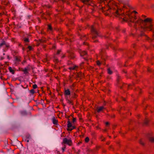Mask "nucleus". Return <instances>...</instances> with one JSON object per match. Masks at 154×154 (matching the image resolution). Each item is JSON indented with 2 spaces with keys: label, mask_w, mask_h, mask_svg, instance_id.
<instances>
[{
  "label": "nucleus",
  "mask_w": 154,
  "mask_h": 154,
  "mask_svg": "<svg viewBox=\"0 0 154 154\" xmlns=\"http://www.w3.org/2000/svg\"><path fill=\"white\" fill-rule=\"evenodd\" d=\"M143 16L144 17H145V16H144V15H143Z\"/></svg>",
  "instance_id": "59"
},
{
  "label": "nucleus",
  "mask_w": 154,
  "mask_h": 154,
  "mask_svg": "<svg viewBox=\"0 0 154 154\" xmlns=\"http://www.w3.org/2000/svg\"><path fill=\"white\" fill-rule=\"evenodd\" d=\"M64 57H65L64 55H63V56H62V58H63Z\"/></svg>",
  "instance_id": "48"
},
{
  "label": "nucleus",
  "mask_w": 154,
  "mask_h": 154,
  "mask_svg": "<svg viewBox=\"0 0 154 154\" xmlns=\"http://www.w3.org/2000/svg\"><path fill=\"white\" fill-rule=\"evenodd\" d=\"M65 148L66 147H63L62 148V151H63V152L64 151Z\"/></svg>",
  "instance_id": "39"
},
{
  "label": "nucleus",
  "mask_w": 154,
  "mask_h": 154,
  "mask_svg": "<svg viewBox=\"0 0 154 154\" xmlns=\"http://www.w3.org/2000/svg\"><path fill=\"white\" fill-rule=\"evenodd\" d=\"M105 108L103 106H100L99 108H98L97 109V112H99L100 111H102L103 109H105Z\"/></svg>",
  "instance_id": "9"
},
{
  "label": "nucleus",
  "mask_w": 154,
  "mask_h": 154,
  "mask_svg": "<svg viewBox=\"0 0 154 154\" xmlns=\"http://www.w3.org/2000/svg\"><path fill=\"white\" fill-rule=\"evenodd\" d=\"M63 143L65 144H66L69 146L71 145L72 142L71 140H68L66 138H64L63 139Z\"/></svg>",
  "instance_id": "4"
},
{
  "label": "nucleus",
  "mask_w": 154,
  "mask_h": 154,
  "mask_svg": "<svg viewBox=\"0 0 154 154\" xmlns=\"http://www.w3.org/2000/svg\"><path fill=\"white\" fill-rule=\"evenodd\" d=\"M68 122L67 127L68 128L67 129V130L68 131H71L75 128V127L72 125V124L69 121H68Z\"/></svg>",
  "instance_id": "5"
},
{
  "label": "nucleus",
  "mask_w": 154,
  "mask_h": 154,
  "mask_svg": "<svg viewBox=\"0 0 154 154\" xmlns=\"http://www.w3.org/2000/svg\"><path fill=\"white\" fill-rule=\"evenodd\" d=\"M85 60H87L86 58L85 57H84L83 58Z\"/></svg>",
  "instance_id": "47"
},
{
  "label": "nucleus",
  "mask_w": 154,
  "mask_h": 154,
  "mask_svg": "<svg viewBox=\"0 0 154 154\" xmlns=\"http://www.w3.org/2000/svg\"><path fill=\"white\" fill-rule=\"evenodd\" d=\"M124 72H125V73H126V72L125 71H124Z\"/></svg>",
  "instance_id": "61"
},
{
  "label": "nucleus",
  "mask_w": 154,
  "mask_h": 154,
  "mask_svg": "<svg viewBox=\"0 0 154 154\" xmlns=\"http://www.w3.org/2000/svg\"><path fill=\"white\" fill-rule=\"evenodd\" d=\"M5 45L6 47L7 48H8L9 46V45L6 44V43H5Z\"/></svg>",
  "instance_id": "35"
},
{
  "label": "nucleus",
  "mask_w": 154,
  "mask_h": 154,
  "mask_svg": "<svg viewBox=\"0 0 154 154\" xmlns=\"http://www.w3.org/2000/svg\"><path fill=\"white\" fill-rule=\"evenodd\" d=\"M106 91H107L108 92H109V90L108 89Z\"/></svg>",
  "instance_id": "46"
},
{
  "label": "nucleus",
  "mask_w": 154,
  "mask_h": 154,
  "mask_svg": "<svg viewBox=\"0 0 154 154\" xmlns=\"http://www.w3.org/2000/svg\"><path fill=\"white\" fill-rule=\"evenodd\" d=\"M76 119L75 118H73L72 120V122H75Z\"/></svg>",
  "instance_id": "38"
},
{
  "label": "nucleus",
  "mask_w": 154,
  "mask_h": 154,
  "mask_svg": "<svg viewBox=\"0 0 154 154\" xmlns=\"http://www.w3.org/2000/svg\"><path fill=\"white\" fill-rule=\"evenodd\" d=\"M52 122L53 123L54 125H56L57 124V120H56L54 117L52 119Z\"/></svg>",
  "instance_id": "12"
},
{
  "label": "nucleus",
  "mask_w": 154,
  "mask_h": 154,
  "mask_svg": "<svg viewBox=\"0 0 154 154\" xmlns=\"http://www.w3.org/2000/svg\"><path fill=\"white\" fill-rule=\"evenodd\" d=\"M89 141V138L87 137H86L85 139V141L86 142H88Z\"/></svg>",
  "instance_id": "27"
},
{
  "label": "nucleus",
  "mask_w": 154,
  "mask_h": 154,
  "mask_svg": "<svg viewBox=\"0 0 154 154\" xmlns=\"http://www.w3.org/2000/svg\"><path fill=\"white\" fill-rule=\"evenodd\" d=\"M130 85H124V87L127 88H128Z\"/></svg>",
  "instance_id": "32"
},
{
  "label": "nucleus",
  "mask_w": 154,
  "mask_h": 154,
  "mask_svg": "<svg viewBox=\"0 0 154 154\" xmlns=\"http://www.w3.org/2000/svg\"><path fill=\"white\" fill-rule=\"evenodd\" d=\"M153 7H154V5H153L152 6Z\"/></svg>",
  "instance_id": "57"
},
{
  "label": "nucleus",
  "mask_w": 154,
  "mask_h": 154,
  "mask_svg": "<svg viewBox=\"0 0 154 154\" xmlns=\"http://www.w3.org/2000/svg\"><path fill=\"white\" fill-rule=\"evenodd\" d=\"M82 2L84 4H86L88 6H92V3L91 0H81Z\"/></svg>",
  "instance_id": "6"
},
{
  "label": "nucleus",
  "mask_w": 154,
  "mask_h": 154,
  "mask_svg": "<svg viewBox=\"0 0 154 154\" xmlns=\"http://www.w3.org/2000/svg\"><path fill=\"white\" fill-rule=\"evenodd\" d=\"M15 60L17 62H19L20 61V59L17 57H15Z\"/></svg>",
  "instance_id": "25"
},
{
  "label": "nucleus",
  "mask_w": 154,
  "mask_h": 154,
  "mask_svg": "<svg viewBox=\"0 0 154 154\" xmlns=\"http://www.w3.org/2000/svg\"><path fill=\"white\" fill-rule=\"evenodd\" d=\"M60 50H58V51L57 52V54H59L60 53Z\"/></svg>",
  "instance_id": "41"
},
{
  "label": "nucleus",
  "mask_w": 154,
  "mask_h": 154,
  "mask_svg": "<svg viewBox=\"0 0 154 154\" xmlns=\"http://www.w3.org/2000/svg\"><path fill=\"white\" fill-rule=\"evenodd\" d=\"M5 45V42L4 41H2L1 43H0V48L4 45Z\"/></svg>",
  "instance_id": "15"
},
{
  "label": "nucleus",
  "mask_w": 154,
  "mask_h": 154,
  "mask_svg": "<svg viewBox=\"0 0 154 154\" xmlns=\"http://www.w3.org/2000/svg\"><path fill=\"white\" fill-rule=\"evenodd\" d=\"M64 94L65 95H68L70 94V92L69 89H65Z\"/></svg>",
  "instance_id": "8"
},
{
  "label": "nucleus",
  "mask_w": 154,
  "mask_h": 154,
  "mask_svg": "<svg viewBox=\"0 0 154 154\" xmlns=\"http://www.w3.org/2000/svg\"><path fill=\"white\" fill-rule=\"evenodd\" d=\"M54 62H59V60H58L56 56H54Z\"/></svg>",
  "instance_id": "21"
},
{
  "label": "nucleus",
  "mask_w": 154,
  "mask_h": 154,
  "mask_svg": "<svg viewBox=\"0 0 154 154\" xmlns=\"http://www.w3.org/2000/svg\"><path fill=\"white\" fill-rule=\"evenodd\" d=\"M20 113L23 116H26L27 114V113L26 110L21 111Z\"/></svg>",
  "instance_id": "10"
},
{
  "label": "nucleus",
  "mask_w": 154,
  "mask_h": 154,
  "mask_svg": "<svg viewBox=\"0 0 154 154\" xmlns=\"http://www.w3.org/2000/svg\"><path fill=\"white\" fill-rule=\"evenodd\" d=\"M76 67V66H73L69 68V69L71 70H74L75 69Z\"/></svg>",
  "instance_id": "23"
},
{
  "label": "nucleus",
  "mask_w": 154,
  "mask_h": 154,
  "mask_svg": "<svg viewBox=\"0 0 154 154\" xmlns=\"http://www.w3.org/2000/svg\"><path fill=\"white\" fill-rule=\"evenodd\" d=\"M8 59H10V58H9V56H8Z\"/></svg>",
  "instance_id": "49"
},
{
  "label": "nucleus",
  "mask_w": 154,
  "mask_h": 154,
  "mask_svg": "<svg viewBox=\"0 0 154 154\" xmlns=\"http://www.w3.org/2000/svg\"><path fill=\"white\" fill-rule=\"evenodd\" d=\"M88 38V37L86 35H83L81 37V39L83 40H85V39H86Z\"/></svg>",
  "instance_id": "18"
},
{
  "label": "nucleus",
  "mask_w": 154,
  "mask_h": 154,
  "mask_svg": "<svg viewBox=\"0 0 154 154\" xmlns=\"http://www.w3.org/2000/svg\"><path fill=\"white\" fill-rule=\"evenodd\" d=\"M28 69L27 68H25L23 70V71L24 72V73L26 74V75H27V74L28 73Z\"/></svg>",
  "instance_id": "17"
},
{
  "label": "nucleus",
  "mask_w": 154,
  "mask_h": 154,
  "mask_svg": "<svg viewBox=\"0 0 154 154\" xmlns=\"http://www.w3.org/2000/svg\"><path fill=\"white\" fill-rule=\"evenodd\" d=\"M144 36L145 38H146L148 40L150 38L148 37H147V36H146L144 33L143 32H141V34H140V36Z\"/></svg>",
  "instance_id": "13"
},
{
  "label": "nucleus",
  "mask_w": 154,
  "mask_h": 154,
  "mask_svg": "<svg viewBox=\"0 0 154 154\" xmlns=\"http://www.w3.org/2000/svg\"><path fill=\"white\" fill-rule=\"evenodd\" d=\"M28 48L29 50H31L32 49V47L30 46H29Z\"/></svg>",
  "instance_id": "33"
},
{
  "label": "nucleus",
  "mask_w": 154,
  "mask_h": 154,
  "mask_svg": "<svg viewBox=\"0 0 154 154\" xmlns=\"http://www.w3.org/2000/svg\"><path fill=\"white\" fill-rule=\"evenodd\" d=\"M40 42H45V40L41 39V40H40Z\"/></svg>",
  "instance_id": "40"
},
{
  "label": "nucleus",
  "mask_w": 154,
  "mask_h": 154,
  "mask_svg": "<svg viewBox=\"0 0 154 154\" xmlns=\"http://www.w3.org/2000/svg\"><path fill=\"white\" fill-rule=\"evenodd\" d=\"M80 54L81 57H83L84 55H86L87 54V53L85 51H82L80 52Z\"/></svg>",
  "instance_id": "11"
},
{
  "label": "nucleus",
  "mask_w": 154,
  "mask_h": 154,
  "mask_svg": "<svg viewBox=\"0 0 154 154\" xmlns=\"http://www.w3.org/2000/svg\"><path fill=\"white\" fill-rule=\"evenodd\" d=\"M116 29H117V27H116Z\"/></svg>",
  "instance_id": "56"
},
{
  "label": "nucleus",
  "mask_w": 154,
  "mask_h": 154,
  "mask_svg": "<svg viewBox=\"0 0 154 154\" xmlns=\"http://www.w3.org/2000/svg\"><path fill=\"white\" fill-rule=\"evenodd\" d=\"M109 34V33H107V35H106L105 36V37L106 38H107L108 37V35Z\"/></svg>",
  "instance_id": "37"
},
{
  "label": "nucleus",
  "mask_w": 154,
  "mask_h": 154,
  "mask_svg": "<svg viewBox=\"0 0 154 154\" xmlns=\"http://www.w3.org/2000/svg\"><path fill=\"white\" fill-rule=\"evenodd\" d=\"M30 92L32 94H33L34 93L35 91L33 89H32L30 90Z\"/></svg>",
  "instance_id": "24"
},
{
  "label": "nucleus",
  "mask_w": 154,
  "mask_h": 154,
  "mask_svg": "<svg viewBox=\"0 0 154 154\" xmlns=\"http://www.w3.org/2000/svg\"><path fill=\"white\" fill-rule=\"evenodd\" d=\"M53 48H55V47L54 46Z\"/></svg>",
  "instance_id": "54"
},
{
  "label": "nucleus",
  "mask_w": 154,
  "mask_h": 154,
  "mask_svg": "<svg viewBox=\"0 0 154 154\" xmlns=\"http://www.w3.org/2000/svg\"><path fill=\"white\" fill-rule=\"evenodd\" d=\"M101 63L99 61H97V64L98 66H100L101 64Z\"/></svg>",
  "instance_id": "31"
},
{
  "label": "nucleus",
  "mask_w": 154,
  "mask_h": 154,
  "mask_svg": "<svg viewBox=\"0 0 154 154\" xmlns=\"http://www.w3.org/2000/svg\"><path fill=\"white\" fill-rule=\"evenodd\" d=\"M109 143H108V142H107V143H106V144H107V145L109 144Z\"/></svg>",
  "instance_id": "50"
},
{
  "label": "nucleus",
  "mask_w": 154,
  "mask_h": 154,
  "mask_svg": "<svg viewBox=\"0 0 154 154\" xmlns=\"http://www.w3.org/2000/svg\"><path fill=\"white\" fill-rule=\"evenodd\" d=\"M119 3L120 4H122L123 5V7L125 8H127L126 7V6H127L129 8H131V6L129 5L128 3H127L125 0H118Z\"/></svg>",
  "instance_id": "3"
},
{
  "label": "nucleus",
  "mask_w": 154,
  "mask_h": 154,
  "mask_svg": "<svg viewBox=\"0 0 154 154\" xmlns=\"http://www.w3.org/2000/svg\"><path fill=\"white\" fill-rule=\"evenodd\" d=\"M108 73L109 74H112V72L110 69V68H108L107 69Z\"/></svg>",
  "instance_id": "20"
},
{
  "label": "nucleus",
  "mask_w": 154,
  "mask_h": 154,
  "mask_svg": "<svg viewBox=\"0 0 154 154\" xmlns=\"http://www.w3.org/2000/svg\"><path fill=\"white\" fill-rule=\"evenodd\" d=\"M136 13H137V12L135 11Z\"/></svg>",
  "instance_id": "62"
},
{
  "label": "nucleus",
  "mask_w": 154,
  "mask_h": 154,
  "mask_svg": "<svg viewBox=\"0 0 154 154\" xmlns=\"http://www.w3.org/2000/svg\"><path fill=\"white\" fill-rule=\"evenodd\" d=\"M23 50H24V48H23Z\"/></svg>",
  "instance_id": "52"
},
{
  "label": "nucleus",
  "mask_w": 154,
  "mask_h": 154,
  "mask_svg": "<svg viewBox=\"0 0 154 154\" xmlns=\"http://www.w3.org/2000/svg\"><path fill=\"white\" fill-rule=\"evenodd\" d=\"M91 30L92 34V39L93 42H96L98 41L97 39H95L98 36H99L97 30L93 26L91 27Z\"/></svg>",
  "instance_id": "2"
},
{
  "label": "nucleus",
  "mask_w": 154,
  "mask_h": 154,
  "mask_svg": "<svg viewBox=\"0 0 154 154\" xmlns=\"http://www.w3.org/2000/svg\"><path fill=\"white\" fill-rule=\"evenodd\" d=\"M69 57L71 59H74L75 57V56L72 52H70L69 53Z\"/></svg>",
  "instance_id": "7"
},
{
  "label": "nucleus",
  "mask_w": 154,
  "mask_h": 154,
  "mask_svg": "<svg viewBox=\"0 0 154 154\" xmlns=\"http://www.w3.org/2000/svg\"><path fill=\"white\" fill-rule=\"evenodd\" d=\"M139 91H140V89H139Z\"/></svg>",
  "instance_id": "53"
},
{
  "label": "nucleus",
  "mask_w": 154,
  "mask_h": 154,
  "mask_svg": "<svg viewBox=\"0 0 154 154\" xmlns=\"http://www.w3.org/2000/svg\"><path fill=\"white\" fill-rule=\"evenodd\" d=\"M147 70L149 72H150L151 71V69L149 68H147Z\"/></svg>",
  "instance_id": "42"
},
{
  "label": "nucleus",
  "mask_w": 154,
  "mask_h": 154,
  "mask_svg": "<svg viewBox=\"0 0 154 154\" xmlns=\"http://www.w3.org/2000/svg\"><path fill=\"white\" fill-rule=\"evenodd\" d=\"M106 125H108L109 124V123L108 122H106Z\"/></svg>",
  "instance_id": "45"
},
{
  "label": "nucleus",
  "mask_w": 154,
  "mask_h": 154,
  "mask_svg": "<svg viewBox=\"0 0 154 154\" xmlns=\"http://www.w3.org/2000/svg\"><path fill=\"white\" fill-rule=\"evenodd\" d=\"M31 138V136L30 135H29L26 136V139L30 140Z\"/></svg>",
  "instance_id": "29"
},
{
  "label": "nucleus",
  "mask_w": 154,
  "mask_h": 154,
  "mask_svg": "<svg viewBox=\"0 0 154 154\" xmlns=\"http://www.w3.org/2000/svg\"><path fill=\"white\" fill-rule=\"evenodd\" d=\"M148 122L149 120L147 119H146L144 122V123L145 125H147Z\"/></svg>",
  "instance_id": "26"
},
{
  "label": "nucleus",
  "mask_w": 154,
  "mask_h": 154,
  "mask_svg": "<svg viewBox=\"0 0 154 154\" xmlns=\"http://www.w3.org/2000/svg\"><path fill=\"white\" fill-rule=\"evenodd\" d=\"M29 140H30L29 139H26V140H25V141H27V142H29Z\"/></svg>",
  "instance_id": "43"
},
{
  "label": "nucleus",
  "mask_w": 154,
  "mask_h": 154,
  "mask_svg": "<svg viewBox=\"0 0 154 154\" xmlns=\"http://www.w3.org/2000/svg\"><path fill=\"white\" fill-rule=\"evenodd\" d=\"M48 29L49 30H50L51 31L52 30V27L50 25H48Z\"/></svg>",
  "instance_id": "22"
},
{
  "label": "nucleus",
  "mask_w": 154,
  "mask_h": 154,
  "mask_svg": "<svg viewBox=\"0 0 154 154\" xmlns=\"http://www.w3.org/2000/svg\"><path fill=\"white\" fill-rule=\"evenodd\" d=\"M123 100H125L124 98H123Z\"/></svg>",
  "instance_id": "63"
},
{
  "label": "nucleus",
  "mask_w": 154,
  "mask_h": 154,
  "mask_svg": "<svg viewBox=\"0 0 154 154\" xmlns=\"http://www.w3.org/2000/svg\"><path fill=\"white\" fill-rule=\"evenodd\" d=\"M106 131V130H105V131Z\"/></svg>",
  "instance_id": "60"
},
{
  "label": "nucleus",
  "mask_w": 154,
  "mask_h": 154,
  "mask_svg": "<svg viewBox=\"0 0 154 154\" xmlns=\"http://www.w3.org/2000/svg\"><path fill=\"white\" fill-rule=\"evenodd\" d=\"M148 139L149 140L152 142H154V138L153 137H148Z\"/></svg>",
  "instance_id": "16"
},
{
  "label": "nucleus",
  "mask_w": 154,
  "mask_h": 154,
  "mask_svg": "<svg viewBox=\"0 0 154 154\" xmlns=\"http://www.w3.org/2000/svg\"><path fill=\"white\" fill-rule=\"evenodd\" d=\"M109 13L114 14L116 16H119L122 19H123L124 21L125 20V15L124 14H120L118 11L116 9H109L107 12L105 13V14L106 15H109Z\"/></svg>",
  "instance_id": "1"
},
{
  "label": "nucleus",
  "mask_w": 154,
  "mask_h": 154,
  "mask_svg": "<svg viewBox=\"0 0 154 154\" xmlns=\"http://www.w3.org/2000/svg\"><path fill=\"white\" fill-rule=\"evenodd\" d=\"M9 69L10 72L11 73L13 74H14V71L13 69L11 67H9Z\"/></svg>",
  "instance_id": "14"
},
{
  "label": "nucleus",
  "mask_w": 154,
  "mask_h": 154,
  "mask_svg": "<svg viewBox=\"0 0 154 154\" xmlns=\"http://www.w3.org/2000/svg\"><path fill=\"white\" fill-rule=\"evenodd\" d=\"M123 32H125V31L124 30H123Z\"/></svg>",
  "instance_id": "51"
},
{
  "label": "nucleus",
  "mask_w": 154,
  "mask_h": 154,
  "mask_svg": "<svg viewBox=\"0 0 154 154\" xmlns=\"http://www.w3.org/2000/svg\"><path fill=\"white\" fill-rule=\"evenodd\" d=\"M37 87V86L36 84H34L33 85V88L34 89H35Z\"/></svg>",
  "instance_id": "30"
},
{
  "label": "nucleus",
  "mask_w": 154,
  "mask_h": 154,
  "mask_svg": "<svg viewBox=\"0 0 154 154\" xmlns=\"http://www.w3.org/2000/svg\"><path fill=\"white\" fill-rule=\"evenodd\" d=\"M24 41L26 42H29V39L26 38H24Z\"/></svg>",
  "instance_id": "28"
},
{
  "label": "nucleus",
  "mask_w": 154,
  "mask_h": 154,
  "mask_svg": "<svg viewBox=\"0 0 154 154\" xmlns=\"http://www.w3.org/2000/svg\"><path fill=\"white\" fill-rule=\"evenodd\" d=\"M140 144H141L142 145H144V143L141 140L140 141Z\"/></svg>",
  "instance_id": "34"
},
{
  "label": "nucleus",
  "mask_w": 154,
  "mask_h": 154,
  "mask_svg": "<svg viewBox=\"0 0 154 154\" xmlns=\"http://www.w3.org/2000/svg\"><path fill=\"white\" fill-rule=\"evenodd\" d=\"M66 100L68 103H69V104H72V105H73V103H72L71 101L69 100L67 98H66Z\"/></svg>",
  "instance_id": "19"
},
{
  "label": "nucleus",
  "mask_w": 154,
  "mask_h": 154,
  "mask_svg": "<svg viewBox=\"0 0 154 154\" xmlns=\"http://www.w3.org/2000/svg\"><path fill=\"white\" fill-rule=\"evenodd\" d=\"M102 63H103V62H102Z\"/></svg>",
  "instance_id": "58"
},
{
  "label": "nucleus",
  "mask_w": 154,
  "mask_h": 154,
  "mask_svg": "<svg viewBox=\"0 0 154 154\" xmlns=\"http://www.w3.org/2000/svg\"><path fill=\"white\" fill-rule=\"evenodd\" d=\"M100 139L102 141H103L105 139V138L103 137L102 136L101 137Z\"/></svg>",
  "instance_id": "36"
},
{
  "label": "nucleus",
  "mask_w": 154,
  "mask_h": 154,
  "mask_svg": "<svg viewBox=\"0 0 154 154\" xmlns=\"http://www.w3.org/2000/svg\"><path fill=\"white\" fill-rule=\"evenodd\" d=\"M109 45H110V46H111V47H112V48H113L114 49H115V48L114 47L111 46V44H109Z\"/></svg>",
  "instance_id": "44"
},
{
  "label": "nucleus",
  "mask_w": 154,
  "mask_h": 154,
  "mask_svg": "<svg viewBox=\"0 0 154 154\" xmlns=\"http://www.w3.org/2000/svg\"><path fill=\"white\" fill-rule=\"evenodd\" d=\"M3 55H5V53H4V54H3Z\"/></svg>",
  "instance_id": "55"
}]
</instances>
